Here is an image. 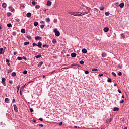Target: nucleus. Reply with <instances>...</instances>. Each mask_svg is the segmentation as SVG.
<instances>
[{
	"label": "nucleus",
	"instance_id": "obj_1",
	"mask_svg": "<svg viewBox=\"0 0 129 129\" xmlns=\"http://www.w3.org/2000/svg\"><path fill=\"white\" fill-rule=\"evenodd\" d=\"M1 83L4 86H6V79L5 78H2Z\"/></svg>",
	"mask_w": 129,
	"mask_h": 129
},
{
	"label": "nucleus",
	"instance_id": "obj_2",
	"mask_svg": "<svg viewBox=\"0 0 129 129\" xmlns=\"http://www.w3.org/2000/svg\"><path fill=\"white\" fill-rule=\"evenodd\" d=\"M69 14H70V15H72L73 16L78 17V12H69Z\"/></svg>",
	"mask_w": 129,
	"mask_h": 129
},
{
	"label": "nucleus",
	"instance_id": "obj_3",
	"mask_svg": "<svg viewBox=\"0 0 129 129\" xmlns=\"http://www.w3.org/2000/svg\"><path fill=\"white\" fill-rule=\"evenodd\" d=\"M85 13L84 12H78V17H81V16H84Z\"/></svg>",
	"mask_w": 129,
	"mask_h": 129
},
{
	"label": "nucleus",
	"instance_id": "obj_4",
	"mask_svg": "<svg viewBox=\"0 0 129 129\" xmlns=\"http://www.w3.org/2000/svg\"><path fill=\"white\" fill-rule=\"evenodd\" d=\"M13 107H14L15 111L16 112H18V111H19V110H18V107H17V105L16 104L13 105Z\"/></svg>",
	"mask_w": 129,
	"mask_h": 129
},
{
	"label": "nucleus",
	"instance_id": "obj_5",
	"mask_svg": "<svg viewBox=\"0 0 129 129\" xmlns=\"http://www.w3.org/2000/svg\"><path fill=\"white\" fill-rule=\"evenodd\" d=\"M35 40H36V41H41V40H42V37H41L40 36H36L35 37Z\"/></svg>",
	"mask_w": 129,
	"mask_h": 129
},
{
	"label": "nucleus",
	"instance_id": "obj_6",
	"mask_svg": "<svg viewBox=\"0 0 129 129\" xmlns=\"http://www.w3.org/2000/svg\"><path fill=\"white\" fill-rule=\"evenodd\" d=\"M102 58H105L107 56V54L105 52H103L101 55Z\"/></svg>",
	"mask_w": 129,
	"mask_h": 129
},
{
	"label": "nucleus",
	"instance_id": "obj_7",
	"mask_svg": "<svg viewBox=\"0 0 129 129\" xmlns=\"http://www.w3.org/2000/svg\"><path fill=\"white\" fill-rule=\"evenodd\" d=\"M80 9L83 10V11H85V9H86V7L84 6V5H81L80 7Z\"/></svg>",
	"mask_w": 129,
	"mask_h": 129
},
{
	"label": "nucleus",
	"instance_id": "obj_8",
	"mask_svg": "<svg viewBox=\"0 0 129 129\" xmlns=\"http://www.w3.org/2000/svg\"><path fill=\"white\" fill-rule=\"evenodd\" d=\"M71 56L73 58H75V57H76V53H75V52H73L71 53Z\"/></svg>",
	"mask_w": 129,
	"mask_h": 129
},
{
	"label": "nucleus",
	"instance_id": "obj_9",
	"mask_svg": "<svg viewBox=\"0 0 129 129\" xmlns=\"http://www.w3.org/2000/svg\"><path fill=\"white\" fill-rule=\"evenodd\" d=\"M31 16H32V14L30 12L27 13L26 14V17H27V18H31Z\"/></svg>",
	"mask_w": 129,
	"mask_h": 129
},
{
	"label": "nucleus",
	"instance_id": "obj_10",
	"mask_svg": "<svg viewBox=\"0 0 129 129\" xmlns=\"http://www.w3.org/2000/svg\"><path fill=\"white\" fill-rule=\"evenodd\" d=\"M5 102L6 103H10V99L8 98H6L5 99Z\"/></svg>",
	"mask_w": 129,
	"mask_h": 129
},
{
	"label": "nucleus",
	"instance_id": "obj_11",
	"mask_svg": "<svg viewBox=\"0 0 129 129\" xmlns=\"http://www.w3.org/2000/svg\"><path fill=\"white\" fill-rule=\"evenodd\" d=\"M118 110H119V108L118 107H115L113 109V111H118Z\"/></svg>",
	"mask_w": 129,
	"mask_h": 129
},
{
	"label": "nucleus",
	"instance_id": "obj_12",
	"mask_svg": "<svg viewBox=\"0 0 129 129\" xmlns=\"http://www.w3.org/2000/svg\"><path fill=\"white\" fill-rule=\"evenodd\" d=\"M37 47H38V48H42V42H38L37 43Z\"/></svg>",
	"mask_w": 129,
	"mask_h": 129
},
{
	"label": "nucleus",
	"instance_id": "obj_13",
	"mask_svg": "<svg viewBox=\"0 0 129 129\" xmlns=\"http://www.w3.org/2000/svg\"><path fill=\"white\" fill-rule=\"evenodd\" d=\"M108 31H109V28L108 27H105L104 28V31H105L106 33L108 32Z\"/></svg>",
	"mask_w": 129,
	"mask_h": 129
},
{
	"label": "nucleus",
	"instance_id": "obj_14",
	"mask_svg": "<svg viewBox=\"0 0 129 129\" xmlns=\"http://www.w3.org/2000/svg\"><path fill=\"white\" fill-rule=\"evenodd\" d=\"M52 5V2L51 1L48 0L47 2V6H51Z\"/></svg>",
	"mask_w": 129,
	"mask_h": 129
},
{
	"label": "nucleus",
	"instance_id": "obj_15",
	"mask_svg": "<svg viewBox=\"0 0 129 129\" xmlns=\"http://www.w3.org/2000/svg\"><path fill=\"white\" fill-rule=\"evenodd\" d=\"M82 51V53H84V54H86V53H87V50L85 48H83Z\"/></svg>",
	"mask_w": 129,
	"mask_h": 129
},
{
	"label": "nucleus",
	"instance_id": "obj_16",
	"mask_svg": "<svg viewBox=\"0 0 129 129\" xmlns=\"http://www.w3.org/2000/svg\"><path fill=\"white\" fill-rule=\"evenodd\" d=\"M119 6L120 7V8L122 9V8H123V7H124V3H121L119 5Z\"/></svg>",
	"mask_w": 129,
	"mask_h": 129
},
{
	"label": "nucleus",
	"instance_id": "obj_17",
	"mask_svg": "<svg viewBox=\"0 0 129 129\" xmlns=\"http://www.w3.org/2000/svg\"><path fill=\"white\" fill-rule=\"evenodd\" d=\"M55 36H56V37H59V36H60V32L59 31H57L56 32V33H55Z\"/></svg>",
	"mask_w": 129,
	"mask_h": 129
},
{
	"label": "nucleus",
	"instance_id": "obj_18",
	"mask_svg": "<svg viewBox=\"0 0 129 129\" xmlns=\"http://www.w3.org/2000/svg\"><path fill=\"white\" fill-rule=\"evenodd\" d=\"M25 86H26V85H24V86H22L20 88V92H22L23 90H24V88H25Z\"/></svg>",
	"mask_w": 129,
	"mask_h": 129
},
{
	"label": "nucleus",
	"instance_id": "obj_19",
	"mask_svg": "<svg viewBox=\"0 0 129 129\" xmlns=\"http://www.w3.org/2000/svg\"><path fill=\"white\" fill-rule=\"evenodd\" d=\"M16 75H17V73L16 72H13L11 74V76H12V77H15V76H16Z\"/></svg>",
	"mask_w": 129,
	"mask_h": 129
},
{
	"label": "nucleus",
	"instance_id": "obj_20",
	"mask_svg": "<svg viewBox=\"0 0 129 129\" xmlns=\"http://www.w3.org/2000/svg\"><path fill=\"white\" fill-rule=\"evenodd\" d=\"M2 8H7V4L6 3H3L2 5Z\"/></svg>",
	"mask_w": 129,
	"mask_h": 129
},
{
	"label": "nucleus",
	"instance_id": "obj_21",
	"mask_svg": "<svg viewBox=\"0 0 129 129\" xmlns=\"http://www.w3.org/2000/svg\"><path fill=\"white\" fill-rule=\"evenodd\" d=\"M42 65H43V61H40L38 64V67H41V66H42Z\"/></svg>",
	"mask_w": 129,
	"mask_h": 129
},
{
	"label": "nucleus",
	"instance_id": "obj_22",
	"mask_svg": "<svg viewBox=\"0 0 129 129\" xmlns=\"http://www.w3.org/2000/svg\"><path fill=\"white\" fill-rule=\"evenodd\" d=\"M21 32L22 33V34H25L26 33V30L25 29H22L21 30Z\"/></svg>",
	"mask_w": 129,
	"mask_h": 129
},
{
	"label": "nucleus",
	"instance_id": "obj_23",
	"mask_svg": "<svg viewBox=\"0 0 129 129\" xmlns=\"http://www.w3.org/2000/svg\"><path fill=\"white\" fill-rule=\"evenodd\" d=\"M24 46H27V45H30V42L29 41L24 42Z\"/></svg>",
	"mask_w": 129,
	"mask_h": 129
},
{
	"label": "nucleus",
	"instance_id": "obj_24",
	"mask_svg": "<svg viewBox=\"0 0 129 129\" xmlns=\"http://www.w3.org/2000/svg\"><path fill=\"white\" fill-rule=\"evenodd\" d=\"M121 37L123 39H125V35H124V33H122V34H121Z\"/></svg>",
	"mask_w": 129,
	"mask_h": 129
},
{
	"label": "nucleus",
	"instance_id": "obj_25",
	"mask_svg": "<svg viewBox=\"0 0 129 129\" xmlns=\"http://www.w3.org/2000/svg\"><path fill=\"white\" fill-rule=\"evenodd\" d=\"M45 21H46V23H49V22H50V18H46V19H45Z\"/></svg>",
	"mask_w": 129,
	"mask_h": 129
},
{
	"label": "nucleus",
	"instance_id": "obj_26",
	"mask_svg": "<svg viewBox=\"0 0 129 129\" xmlns=\"http://www.w3.org/2000/svg\"><path fill=\"white\" fill-rule=\"evenodd\" d=\"M41 57H42L41 54H38L35 56V58H37V59H38V58H41Z\"/></svg>",
	"mask_w": 129,
	"mask_h": 129
},
{
	"label": "nucleus",
	"instance_id": "obj_27",
	"mask_svg": "<svg viewBox=\"0 0 129 129\" xmlns=\"http://www.w3.org/2000/svg\"><path fill=\"white\" fill-rule=\"evenodd\" d=\"M40 6L39 5H37L35 6V9H36V10H38V9H40Z\"/></svg>",
	"mask_w": 129,
	"mask_h": 129
},
{
	"label": "nucleus",
	"instance_id": "obj_28",
	"mask_svg": "<svg viewBox=\"0 0 129 129\" xmlns=\"http://www.w3.org/2000/svg\"><path fill=\"white\" fill-rule=\"evenodd\" d=\"M15 21L16 22H17L18 23H19V22H20V19H19V18H16L15 19Z\"/></svg>",
	"mask_w": 129,
	"mask_h": 129
},
{
	"label": "nucleus",
	"instance_id": "obj_29",
	"mask_svg": "<svg viewBox=\"0 0 129 129\" xmlns=\"http://www.w3.org/2000/svg\"><path fill=\"white\" fill-rule=\"evenodd\" d=\"M108 82H112V80L111 79V78H108V80H107Z\"/></svg>",
	"mask_w": 129,
	"mask_h": 129
},
{
	"label": "nucleus",
	"instance_id": "obj_30",
	"mask_svg": "<svg viewBox=\"0 0 129 129\" xmlns=\"http://www.w3.org/2000/svg\"><path fill=\"white\" fill-rule=\"evenodd\" d=\"M99 9L101 11H103V10H104V7L103 6H101V7H99Z\"/></svg>",
	"mask_w": 129,
	"mask_h": 129
},
{
	"label": "nucleus",
	"instance_id": "obj_31",
	"mask_svg": "<svg viewBox=\"0 0 129 129\" xmlns=\"http://www.w3.org/2000/svg\"><path fill=\"white\" fill-rule=\"evenodd\" d=\"M7 72L8 73H11V72H13V70L12 69L7 70Z\"/></svg>",
	"mask_w": 129,
	"mask_h": 129
},
{
	"label": "nucleus",
	"instance_id": "obj_32",
	"mask_svg": "<svg viewBox=\"0 0 129 129\" xmlns=\"http://www.w3.org/2000/svg\"><path fill=\"white\" fill-rule=\"evenodd\" d=\"M110 122H111V119H109L106 121L107 123H110Z\"/></svg>",
	"mask_w": 129,
	"mask_h": 129
},
{
	"label": "nucleus",
	"instance_id": "obj_33",
	"mask_svg": "<svg viewBox=\"0 0 129 129\" xmlns=\"http://www.w3.org/2000/svg\"><path fill=\"white\" fill-rule=\"evenodd\" d=\"M38 22H35L34 23V26L35 27H37V26H38Z\"/></svg>",
	"mask_w": 129,
	"mask_h": 129
},
{
	"label": "nucleus",
	"instance_id": "obj_34",
	"mask_svg": "<svg viewBox=\"0 0 129 129\" xmlns=\"http://www.w3.org/2000/svg\"><path fill=\"white\" fill-rule=\"evenodd\" d=\"M17 59H18V60L19 61H21V60H23V58L21 57H20V56H18V57H17Z\"/></svg>",
	"mask_w": 129,
	"mask_h": 129
},
{
	"label": "nucleus",
	"instance_id": "obj_35",
	"mask_svg": "<svg viewBox=\"0 0 129 129\" xmlns=\"http://www.w3.org/2000/svg\"><path fill=\"white\" fill-rule=\"evenodd\" d=\"M42 46L43 47H46V48H49V45H47V44H43V45H42Z\"/></svg>",
	"mask_w": 129,
	"mask_h": 129
},
{
	"label": "nucleus",
	"instance_id": "obj_36",
	"mask_svg": "<svg viewBox=\"0 0 129 129\" xmlns=\"http://www.w3.org/2000/svg\"><path fill=\"white\" fill-rule=\"evenodd\" d=\"M7 27H8V28H11V27H12V24H11V23L8 24H7Z\"/></svg>",
	"mask_w": 129,
	"mask_h": 129
},
{
	"label": "nucleus",
	"instance_id": "obj_37",
	"mask_svg": "<svg viewBox=\"0 0 129 129\" xmlns=\"http://www.w3.org/2000/svg\"><path fill=\"white\" fill-rule=\"evenodd\" d=\"M80 64H81V65H83V64H84V61L83 60H81L79 62Z\"/></svg>",
	"mask_w": 129,
	"mask_h": 129
},
{
	"label": "nucleus",
	"instance_id": "obj_38",
	"mask_svg": "<svg viewBox=\"0 0 129 129\" xmlns=\"http://www.w3.org/2000/svg\"><path fill=\"white\" fill-rule=\"evenodd\" d=\"M111 74H112V75H113L114 76H115V77H116V74H115V73L112 72Z\"/></svg>",
	"mask_w": 129,
	"mask_h": 129
},
{
	"label": "nucleus",
	"instance_id": "obj_39",
	"mask_svg": "<svg viewBox=\"0 0 129 129\" xmlns=\"http://www.w3.org/2000/svg\"><path fill=\"white\" fill-rule=\"evenodd\" d=\"M52 42L53 43V44H56V43H57L56 39H53Z\"/></svg>",
	"mask_w": 129,
	"mask_h": 129
},
{
	"label": "nucleus",
	"instance_id": "obj_40",
	"mask_svg": "<svg viewBox=\"0 0 129 129\" xmlns=\"http://www.w3.org/2000/svg\"><path fill=\"white\" fill-rule=\"evenodd\" d=\"M27 38L28 39V40H31V39H32V37H31L30 35H28Z\"/></svg>",
	"mask_w": 129,
	"mask_h": 129
},
{
	"label": "nucleus",
	"instance_id": "obj_41",
	"mask_svg": "<svg viewBox=\"0 0 129 129\" xmlns=\"http://www.w3.org/2000/svg\"><path fill=\"white\" fill-rule=\"evenodd\" d=\"M23 73L24 74H27V73H28V71L27 70H24L23 72Z\"/></svg>",
	"mask_w": 129,
	"mask_h": 129
},
{
	"label": "nucleus",
	"instance_id": "obj_42",
	"mask_svg": "<svg viewBox=\"0 0 129 129\" xmlns=\"http://www.w3.org/2000/svg\"><path fill=\"white\" fill-rule=\"evenodd\" d=\"M118 75H119V76H121V75H122V73L121 72H119L118 73Z\"/></svg>",
	"mask_w": 129,
	"mask_h": 129
},
{
	"label": "nucleus",
	"instance_id": "obj_43",
	"mask_svg": "<svg viewBox=\"0 0 129 129\" xmlns=\"http://www.w3.org/2000/svg\"><path fill=\"white\" fill-rule=\"evenodd\" d=\"M32 46H33V47H35V46H37V44H36V43L33 42V43H32Z\"/></svg>",
	"mask_w": 129,
	"mask_h": 129
},
{
	"label": "nucleus",
	"instance_id": "obj_44",
	"mask_svg": "<svg viewBox=\"0 0 129 129\" xmlns=\"http://www.w3.org/2000/svg\"><path fill=\"white\" fill-rule=\"evenodd\" d=\"M105 14L106 15V16H108L109 15H110V13L108 12H105Z\"/></svg>",
	"mask_w": 129,
	"mask_h": 129
},
{
	"label": "nucleus",
	"instance_id": "obj_45",
	"mask_svg": "<svg viewBox=\"0 0 129 129\" xmlns=\"http://www.w3.org/2000/svg\"><path fill=\"white\" fill-rule=\"evenodd\" d=\"M7 16L8 17H10V16H11V15H12V13H11L10 12H8L7 13Z\"/></svg>",
	"mask_w": 129,
	"mask_h": 129
},
{
	"label": "nucleus",
	"instance_id": "obj_46",
	"mask_svg": "<svg viewBox=\"0 0 129 129\" xmlns=\"http://www.w3.org/2000/svg\"><path fill=\"white\" fill-rule=\"evenodd\" d=\"M85 74H89V72L87 70L85 71Z\"/></svg>",
	"mask_w": 129,
	"mask_h": 129
},
{
	"label": "nucleus",
	"instance_id": "obj_47",
	"mask_svg": "<svg viewBox=\"0 0 129 129\" xmlns=\"http://www.w3.org/2000/svg\"><path fill=\"white\" fill-rule=\"evenodd\" d=\"M92 71H98V70L97 69H92Z\"/></svg>",
	"mask_w": 129,
	"mask_h": 129
},
{
	"label": "nucleus",
	"instance_id": "obj_48",
	"mask_svg": "<svg viewBox=\"0 0 129 129\" xmlns=\"http://www.w3.org/2000/svg\"><path fill=\"white\" fill-rule=\"evenodd\" d=\"M53 32L55 33L56 32H58V30H57L56 28H55V29L53 30Z\"/></svg>",
	"mask_w": 129,
	"mask_h": 129
},
{
	"label": "nucleus",
	"instance_id": "obj_49",
	"mask_svg": "<svg viewBox=\"0 0 129 129\" xmlns=\"http://www.w3.org/2000/svg\"><path fill=\"white\" fill-rule=\"evenodd\" d=\"M45 27V25H40V28H41V29H43V28H44Z\"/></svg>",
	"mask_w": 129,
	"mask_h": 129
},
{
	"label": "nucleus",
	"instance_id": "obj_50",
	"mask_svg": "<svg viewBox=\"0 0 129 129\" xmlns=\"http://www.w3.org/2000/svg\"><path fill=\"white\" fill-rule=\"evenodd\" d=\"M15 102H16V99H13L12 103H15Z\"/></svg>",
	"mask_w": 129,
	"mask_h": 129
},
{
	"label": "nucleus",
	"instance_id": "obj_51",
	"mask_svg": "<svg viewBox=\"0 0 129 129\" xmlns=\"http://www.w3.org/2000/svg\"><path fill=\"white\" fill-rule=\"evenodd\" d=\"M32 4L33 6H35L36 5V2L35 1H32Z\"/></svg>",
	"mask_w": 129,
	"mask_h": 129
},
{
	"label": "nucleus",
	"instance_id": "obj_52",
	"mask_svg": "<svg viewBox=\"0 0 129 129\" xmlns=\"http://www.w3.org/2000/svg\"><path fill=\"white\" fill-rule=\"evenodd\" d=\"M12 35L13 36H16V35H17V33L16 32H12Z\"/></svg>",
	"mask_w": 129,
	"mask_h": 129
},
{
	"label": "nucleus",
	"instance_id": "obj_53",
	"mask_svg": "<svg viewBox=\"0 0 129 129\" xmlns=\"http://www.w3.org/2000/svg\"><path fill=\"white\" fill-rule=\"evenodd\" d=\"M124 102V100H121L120 101V103H123Z\"/></svg>",
	"mask_w": 129,
	"mask_h": 129
},
{
	"label": "nucleus",
	"instance_id": "obj_54",
	"mask_svg": "<svg viewBox=\"0 0 129 129\" xmlns=\"http://www.w3.org/2000/svg\"><path fill=\"white\" fill-rule=\"evenodd\" d=\"M115 5L116 7H119V4L118 3H116Z\"/></svg>",
	"mask_w": 129,
	"mask_h": 129
},
{
	"label": "nucleus",
	"instance_id": "obj_55",
	"mask_svg": "<svg viewBox=\"0 0 129 129\" xmlns=\"http://www.w3.org/2000/svg\"><path fill=\"white\" fill-rule=\"evenodd\" d=\"M9 83H10V84H13V81L12 80H10L9 81Z\"/></svg>",
	"mask_w": 129,
	"mask_h": 129
},
{
	"label": "nucleus",
	"instance_id": "obj_56",
	"mask_svg": "<svg viewBox=\"0 0 129 129\" xmlns=\"http://www.w3.org/2000/svg\"><path fill=\"white\" fill-rule=\"evenodd\" d=\"M40 24H45V21H40Z\"/></svg>",
	"mask_w": 129,
	"mask_h": 129
},
{
	"label": "nucleus",
	"instance_id": "obj_57",
	"mask_svg": "<svg viewBox=\"0 0 129 129\" xmlns=\"http://www.w3.org/2000/svg\"><path fill=\"white\" fill-rule=\"evenodd\" d=\"M77 64L73 63L71 65V66H77Z\"/></svg>",
	"mask_w": 129,
	"mask_h": 129
},
{
	"label": "nucleus",
	"instance_id": "obj_58",
	"mask_svg": "<svg viewBox=\"0 0 129 129\" xmlns=\"http://www.w3.org/2000/svg\"><path fill=\"white\" fill-rule=\"evenodd\" d=\"M39 126H40L41 127H43L44 126V125L40 124L39 125Z\"/></svg>",
	"mask_w": 129,
	"mask_h": 129
},
{
	"label": "nucleus",
	"instance_id": "obj_59",
	"mask_svg": "<svg viewBox=\"0 0 129 129\" xmlns=\"http://www.w3.org/2000/svg\"><path fill=\"white\" fill-rule=\"evenodd\" d=\"M22 59H23V60H27V58H26V57H25V56H23V57H22Z\"/></svg>",
	"mask_w": 129,
	"mask_h": 129
},
{
	"label": "nucleus",
	"instance_id": "obj_60",
	"mask_svg": "<svg viewBox=\"0 0 129 129\" xmlns=\"http://www.w3.org/2000/svg\"><path fill=\"white\" fill-rule=\"evenodd\" d=\"M30 112H33L34 111V110H33L32 108H30Z\"/></svg>",
	"mask_w": 129,
	"mask_h": 129
},
{
	"label": "nucleus",
	"instance_id": "obj_61",
	"mask_svg": "<svg viewBox=\"0 0 129 129\" xmlns=\"http://www.w3.org/2000/svg\"><path fill=\"white\" fill-rule=\"evenodd\" d=\"M17 90H19V89H20V85H19L18 86H17Z\"/></svg>",
	"mask_w": 129,
	"mask_h": 129
},
{
	"label": "nucleus",
	"instance_id": "obj_62",
	"mask_svg": "<svg viewBox=\"0 0 129 129\" xmlns=\"http://www.w3.org/2000/svg\"><path fill=\"white\" fill-rule=\"evenodd\" d=\"M4 50V48L3 47L0 48V52H3V50Z\"/></svg>",
	"mask_w": 129,
	"mask_h": 129
},
{
	"label": "nucleus",
	"instance_id": "obj_63",
	"mask_svg": "<svg viewBox=\"0 0 129 129\" xmlns=\"http://www.w3.org/2000/svg\"><path fill=\"white\" fill-rule=\"evenodd\" d=\"M88 13H89V11L84 12V14H85V15H86V14H88Z\"/></svg>",
	"mask_w": 129,
	"mask_h": 129
},
{
	"label": "nucleus",
	"instance_id": "obj_64",
	"mask_svg": "<svg viewBox=\"0 0 129 129\" xmlns=\"http://www.w3.org/2000/svg\"><path fill=\"white\" fill-rule=\"evenodd\" d=\"M39 120H40V121H43V118H40L39 119Z\"/></svg>",
	"mask_w": 129,
	"mask_h": 129
}]
</instances>
